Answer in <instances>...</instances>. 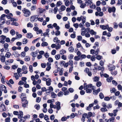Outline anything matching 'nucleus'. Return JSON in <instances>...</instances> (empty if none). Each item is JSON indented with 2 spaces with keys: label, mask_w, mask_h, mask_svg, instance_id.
Here are the masks:
<instances>
[{
  "label": "nucleus",
  "mask_w": 122,
  "mask_h": 122,
  "mask_svg": "<svg viewBox=\"0 0 122 122\" xmlns=\"http://www.w3.org/2000/svg\"><path fill=\"white\" fill-rule=\"evenodd\" d=\"M107 30L108 31L111 32L112 31L113 28L112 27H107Z\"/></svg>",
  "instance_id": "63"
},
{
  "label": "nucleus",
  "mask_w": 122,
  "mask_h": 122,
  "mask_svg": "<svg viewBox=\"0 0 122 122\" xmlns=\"http://www.w3.org/2000/svg\"><path fill=\"white\" fill-rule=\"evenodd\" d=\"M0 107H3L4 108V109L3 108V109H2V111H6V109L5 108V105L4 104H1L0 105Z\"/></svg>",
  "instance_id": "30"
},
{
  "label": "nucleus",
  "mask_w": 122,
  "mask_h": 122,
  "mask_svg": "<svg viewBox=\"0 0 122 122\" xmlns=\"http://www.w3.org/2000/svg\"><path fill=\"white\" fill-rule=\"evenodd\" d=\"M100 110L102 112H104L107 111V109L106 108H101L100 109Z\"/></svg>",
  "instance_id": "28"
},
{
  "label": "nucleus",
  "mask_w": 122,
  "mask_h": 122,
  "mask_svg": "<svg viewBox=\"0 0 122 122\" xmlns=\"http://www.w3.org/2000/svg\"><path fill=\"white\" fill-rule=\"evenodd\" d=\"M107 27H109V25H107L106 26L104 25H101L100 26V27L103 30H105L107 29Z\"/></svg>",
  "instance_id": "8"
},
{
  "label": "nucleus",
  "mask_w": 122,
  "mask_h": 122,
  "mask_svg": "<svg viewBox=\"0 0 122 122\" xmlns=\"http://www.w3.org/2000/svg\"><path fill=\"white\" fill-rule=\"evenodd\" d=\"M58 9L57 7H55L54 9V12L55 14H56L57 11Z\"/></svg>",
  "instance_id": "32"
},
{
  "label": "nucleus",
  "mask_w": 122,
  "mask_h": 122,
  "mask_svg": "<svg viewBox=\"0 0 122 122\" xmlns=\"http://www.w3.org/2000/svg\"><path fill=\"white\" fill-rule=\"evenodd\" d=\"M51 96L53 98H55L56 97V94L54 92H52L51 93Z\"/></svg>",
  "instance_id": "24"
},
{
  "label": "nucleus",
  "mask_w": 122,
  "mask_h": 122,
  "mask_svg": "<svg viewBox=\"0 0 122 122\" xmlns=\"http://www.w3.org/2000/svg\"><path fill=\"white\" fill-rule=\"evenodd\" d=\"M66 120V117H62L61 119V120L62 121H64Z\"/></svg>",
  "instance_id": "58"
},
{
  "label": "nucleus",
  "mask_w": 122,
  "mask_h": 122,
  "mask_svg": "<svg viewBox=\"0 0 122 122\" xmlns=\"http://www.w3.org/2000/svg\"><path fill=\"white\" fill-rule=\"evenodd\" d=\"M82 39V38L81 36H77V40L79 41H81Z\"/></svg>",
  "instance_id": "53"
},
{
  "label": "nucleus",
  "mask_w": 122,
  "mask_h": 122,
  "mask_svg": "<svg viewBox=\"0 0 122 122\" xmlns=\"http://www.w3.org/2000/svg\"><path fill=\"white\" fill-rule=\"evenodd\" d=\"M9 46V45L7 43H5L4 44V47L5 49V50H6L8 49Z\"/></svg>",
  "instance_id": "21"
},
{
  "label": "nucleus",
  "mask_w": 122,
  "mask_h": 122,
  "mask_svg": "<svg viewBox=\"0 0 122 122\" xmlns=\"http://www.w3.org/2000/svg\"><path fill=\"white\" fill-rule=\"evenodd\" d=\"M86 92L87 93H90L92 92V90L90 89H86Z\"/></svg>",
  "instance_id": "36"
},
{
  "label": "nucleus",
  "mask_w": 122,
  "mask_h": 122,
  "mask_svg": "<svg viewBox=\"0 0 122 122\" xmlns=\"http://www.w3.org/2000/svg\"><path fill=\"white\" fill-rule=\"evenodd\" d=\"M50 118L51 120H53L55 118V116L54 115H52L50 116Z\"/></svg>",
  "instance_id": "61"
},
{
  "label": "nucleus",
  "mask_w": 122,
  "mask_h": 122,
  "mask_svg": "<svg viewBox=\"0 0 122 122\" xmlns=\"http://www.w3.org/2000/svg\"><path fill=\"white\" fill-rule=\"evenodd\" d=\"M66 7L64 5H62L61 7V10L62 11H64L66 9Z\"/></svg>",
  "instance_id": "40"
},
{
  "label": "nucleus",
  "mask_w": 122,
  "mask_h": 122,
  "mask_svg": "<svg viewBox=\"0 0 122 122\" xmlns=\"http://www.w3.org/2000/svg\"><path fill=\"white\" fill-rule=\"evenodd\" d=\"M27 68L26 66L25 65H23V66L22 68V70L23 71H24V72L22 73V74H26L27 73V71L26 70H27Z\"/></svg>",
  "instance_id": "5"
},
{
  "label": "nucleus",
  "mask_w": 122,
  "mask_h": 122,
  "mask_svg": "<svg viewBox=\"0 0 122 122\" xmlns=\"http://www.w3.org/2000/svg\"><path fill=\"white\" fill-rule=\"evenodd\" d=\"M102 85V83L100 81H98L96 83V85L97 87H99Z\"/></svg>",
  "instance_id": "41"
},
{
  "label": "nucleus",
  "mask_w": 122,
  "mask_h": 122,
  "mask_svg": "<svg viewBox=\"0 0 122 122\" xmlns=\"http://www.w3.org/2000/svg\"><path fill=\"white\" fill-rule=\"evenodd\" d=\"M102 57V56L100 55H98L97 56L96 58L97 59L99 60H100L101 59Z\"/></svg>",
  "instance_id": "50"
},
{
  "label": "nucleus",
  "mask_w": 122,
  "mask_h": 122,
  "mask_svg": "<svg viewBox=\"0 0 122 122\" xmlns=\"http://www.w3.org/2000/svg\"><path fill=\"white\" fill-rule=\"evenodd\" d=\"M48 45L47 43L46 42H43L41 44V46H47Z\"/></svg>",
  "instance_id": "20"
},
{
  "label": "nucleus",
  "mask_w": 122,
  "mask_h": 122,
  "mask_svg": "<svg viewBox=\"0 0 122 122\" xmlns=\"http://www.w3.org/2000/svg\"><path fill=\"white\" fill-rule=\"evenodd\" d=\"M56 52V50H52L51 52V54L53 55H54L55 54Z\"/></svg>",
  "instance_id": "49"
},
{
  "label": "nucleus",
  "mask_w": 122,
  "mask_h": 122,
  "mask_svg": "<svg viewBox=\"0 0 122 122\" xmlns=\"http://www.w3.org/2000/svg\"><path fill=\"white\" fill-rule=\"evenodd\" d=\"M41 91L42 92H44L45 91L46 92V93H50V91H49L47 92V91H48V89H46V88L45 87H43L41 88Z\"/></svg>",
  "instance_id": "10"
},
{
  "label": "nucleus",
  "mask_w": 122,
  "mask_h": 122,
  "mask_svg": "<svg viewBox=\"0 0 122 122\" xmlns=\"http://www.w3.org/2000/svg\"><path fill=\"white\" fill-rule=\"evenodd\" d=\"M7 2V0H3L1 2V3L2 4L4 5H5L6 4Z\"/></svg>",
  "instance_id": "54"
},
{
  "label": "nucleus",
  "mask_w": 122,
  "mask_h": 122,
  "mask_svg": "<svg viewBox=\"0 0 122 122\" xmlns=\"http://www.w3.org/2000/svg\"><path fill=\"white\" fill-rule=\"evenodd\" d=\"M39 10V13L40 14L44 12L43 10L41 8H38Z\"/></svg>",
  "instance_id": "55"
},
{
  "label": "nucleus",
  "mask_w": 122,
  "mask_h": 122,
  "mask_svg": "<svg viewBox=\"0 0 122 122\" xmlns=\"http://www.w3.org/2000/svg\"><path fill=\"white\" fill-rule=\"evenodd\" d=\"M65 63V61H62L60 62V65L61 66H63L64 63Z\"/></svg>",
  "instance_id": "45"
},
{
  "label": "nucleus",
  "mask_w": 122,
  "mask_h": 122,
  "mask_svg": "<svg viewBox=\"0 0 122 122\" xmlns=\"http://www.w3.org/2000/svg\"><path fill=\"white\" fill-rule=\"evenodd\" d=\"M37 20H36V19L34 16H31L30 18V21L31 22H32L34 21H36Z\"/></svg>",
  "instance_id": "14"
},
{
  "label": "nucleus",
  "mask_w": 122,
  "mask_h": 122,
  "mask_svg": "<svg viewBox=\"0 0 122 122\" xmlns=\"http://www.w3.org/2000/svg\"><path fill=\"white\" fill-rule=\"evenodd\" d=\"M69 65L71 66H73V62L71 60H70L69 61Z\"/></svg>",
  "instance_id": "33"
},
{
  "label": "nucleus",
  "mask_w": 122,
  "mask_h": 122,
  "mask_svg": "<svg viewBox=\"0 0 122 122\" xmlns=\"http://www.w3.org/2000/svg\"><path fill=\"white\" fill-rule=\"evenodd\" d=\"M66 53V51L65 50H62L60 51V54L61 55L63 54L64 53Z\"/></svg>",
  "instance_id": "37"
},
{
  "label": "nucleus",
  "mask_w": 122,
  "mask_h": 122,
  "mask_svg": "<svg viewBox=\"0 0 122 122\" xmlns=\"http://www.w3.org/2000/svg\"><path fill=\"white\" fill-rule=\"evenodd\" d=\"M61 2L60 1H59L57 2L56 5L57 6V7H58L60 6L61 4H62V3L61 4Z\"/></svg>",
  "instance_id": "34"
},
{
  "label": "nucleus",
  "mask_w": 122,
  "mask_h": 122,
  "mask_svg": "<svg viewBox=\"0 0 122 122\" xmlns=\"http://www.w3.org/2000/svg\"><path fill=\"white\" fill-rule=\"evenodd\" d=\"M85 1V3L88 4V5H91L92 2V0H84Z\"/></svg>",
  "instance_id": "13"
},
{
  "label": "nucleus",
  "mask_w": 122,
  "mask_h": 122,
  "mask_svg": "<svg viewBox=\"0 0 122 122\" xmlns=\"http://www.w3.org/2000/svg\"><path fill=\"white\" fill-rule=\"evenodd\" d=\"M10 117H8L5 118V122H10Z\"/></svg>",
  "instance_id": "48"
},
{
  "label": "nucleus",
  "mask_w": 122,
  "mask_h": 122,
  "mask_svg": "<svg viewBox=\"0 0 122 122\" xmlns=\"http://www.w3.org/2000/svg\"><path fill=\"white\" fill-rule=\"evenodd\" d=\"M28 42L27 39L24 38L23 40L22 44H26Z\"/></svg>",
  "instance_id": "22"
},
{
  "label": "nucleus",
  "mask_w": 122,
  "mask_h": 122,
  "mask_svg": "<svg viewBox=\"0 0 122 122\" xmlns=\"http://www.w3.org/2000/svg\"><path fill=\"white\" fill-rule=\"evenodd\" d=\"M63 95V92L61 91H60L57 94V95L59 97H60L62 95Z\"/></svg>",
  "instance_id": "51"
},
{
  "label": "nucleus",
  "mask_w": 122,
  "mask_h": 122,
  "mask_svg": "<svg viewBox=\"0 0 122 122\" xmlns=\"http://www.w3.org/2000/svg\"><path fill=\"white\" fill-rule=\"evenodd\" d=\"M11 55V53L10 52H7L5 54V56L7 58H9L10 57Z\"/></svg>",
  "instance_id": "18"
},
{
  "label": "nucleus",
  "mask_w": 122,
  "mask_h": 122,
  "mask_svg": "<svg viewBox=\"0 0 122 122\" xmlns=\"http://www.w3.org/2000/svg\"><path fill=\"white\" fill-rule=\"evenodd\" d=\"M35 107L37 110H38L40 109V107L39 104H38L37 105L36 104L35 106Z\"/></svg>",
  "instance_id": "27"
},
{
  "label": "nucleus",
  "mask_w": 122,
  "mask_h": 122,
  "mask_svg": "<svg viewBox=\"0 0 122 122\" xmlns=\"http://www.w3.org/2000/svg\"><path fill=\"white\" fill-rule=\"evenodd\" d=\"M115 66L114 65H113L112 66L110 67L109 68V70L110 71H112L113 70H114L115 69Z\"/></svg>",
  "instance_id": "17"
},
{
  "label": "nucleus",
  "mask_w": 122,
  "mask_h": 122,
  "mask_svg": "<svg viewBox=\"0 0 122 122\" xmlns=\"http://www.w3.org/2000/svg\"><path fill=\"white\" fill-rule=\"evenodd\" d=\"M13 54L14 56L16 57H18L20 56V54L18 53V52L16 51H14L13 52Z\"/></svg>",
  "instance_id": "7"
},
{
  "label": "nucleus",
  "mask_w": 122,
  "mask_h": 122,
  "mask_svg": "<svg viewBox=\"0 0 122 122\" xmlns=\"http://www.w3.org/2000/svg\"><path fill=\"white\" fill-rule=\"evenodd\" d=\"M26 37L27 38H31L33 37V35L31 33H28L26 34Z\"/></svg>",
  "instance_id": "11"
},
{
  "label": "nucleus",
  "mask_w": 122,
  "mask_h": 122,
  "mask_svg": "<svg viewBox=\"0 0 122 122\" xmlns=\"http://www.w3.org/2000/svg\"><path fill=\"white\" fill-rule=\"evenodd\" d=\"M100 91V88H99L97 90H93V94L95 95H97L98 93Z\"/></svg>",
  "instance_id": "9"
},
{
  "label": "nucleus",
  "mask_w": 122,
  "mask_h": 122,
  "mask_svg": "<svg viewBox=\"0 0 122 122\" xmlns=\"http://www.w3.org/2000/svg\"><path fill=\"white\" fill-rule=\"evenodd\" d=\"M30 58L29 56H26L25 58V60L26 61H29L30 60Z\"/></svg>",
  "instance_id": "19"
},
{
  "label": "nucleus",
  "mask_w": 122,
  "mask_h": 122,
  "mask_svg": "<svg viewBox=\"0 0 122 122\" xmlns=\"http://www.w3.org/2000/svg\"><path fill=\"white\" fill-rule=\"evenodd\" d=\"M117 88L119 90H121L122 89V86L120 85H118L117 86Z\"/></svg>",
  "instance_id": "62"
},
{
  "label": "nucleus",
  "mask_w": 122,
  "mask_h": 122,
  "mask_svg": "<svg viewBox=\"0 0 122 122\" xmlns=\"http://www.w3.org/2000/svg\"><path fill=\"white\" fill-rule=\"evenodd\" d=\"M27 27H32L33 26V25L32 24H31L30 22L27 24Z\"/></svg>",
  "instance_id": "43"
},
{
  "label": "nucleus",
  "mask_w": 122,
  "mask_h": 122,
  "mask_svg": "<svg viewBox=\"0 0 122 122\" xmlns=\"http://www.w3.org/2000/svg\"><path fill=\"white\" fill-rule=\"evenodd\" d=\"M60 34V32L59 31H56L55 35L56 36H58Z\"/></svg>",
  "instance_id": "47"
},
{
  "label": "nucleus",
  "mask_w": 122,
  "mask_h": 122,
  "mask_svg": "<svg viewBox=\"0 0 122 122\" xmlns=\"http://www.w3.org/2000/svg\"><path fill=\"white\" fill-rule=\"evenodd\" d=\"M23 93H22L21 94L20 98L21 99V101L23 102L24 101V103H23L22 104V106L24 107H25L26 106V104L28 103L27 100H26V97L25 96V95H24Z\"/></svg>",
  "instance_id": "1"
},
{
  "label": "nucleus",
  "mask_w": 122,
  "mask_h": 122,
  "mask_svg": "<svg viewBox=\"0 0 122 122\" xmlns=\"http://www.w3.org/2000/svg\"><path fill=\"white\" fill-rule=\"evenodd\" d=\"M55 57L56 60H58L60 58V56L59 54H58L56 55L55 56Z\"/></svg>",
  "instance_id": "42"
},
{
  "label": "nucleus",
  "mask_w": 122,
  "mask_h": 122,
  "mask_svg": "<svg viewBox=\"0 0 122 122\" xmlns=\"http://www.w3.org/2000/svg\"><path fill=\"white\" fill-rule=\"evenodd\" d=\"M92 87H94V86H92V84H90L87 85V83H84V88L85 90Z\"/></svg>",
  "instance_id": "3"
},
{
  "label": "nucleus",
  "mask_w": 122,
  "mask_h": 122,
  "mask_svg": "<svg viewBox=\"0 0 122 122\" xmlns=\"http://www.w3.org/2000/svg\"><path fill=\"white\" fill-rule=\"evenodd\" d=\"M5 60V57L4 56H2L0 58V60L2 62H4Z\"/></svg>",
  "instance_id": "23"
},
{
  "label": "nucleus",
  "mask_w": 122,
  "mask_h": 122,
  "mask_svg": "<svg viewBox=\"0 0 122 122\" xmlns=\"http://www.w3.org/2000/svg\"><path fill=\"white\" fill-rule=\"evenodd\" d=\"M115 117H112L111 118H110L107 120V122H108L109 120L110 122L111 121H114L115 120Z\"/></svg>",
  "instance_id": "56"
},
{
  "label": "nucleus",
  "mask_w": 122,
  "mask_h": 122,
  "mask_svg": "<svg viewBox=\"0 0 122 122\" xmlns=\"http://www.w3.org/2000/svg\"><path fill=\"white\" fill-rule=\"evenodd\" d=\"M68 50L70 52H73L74 51V48L72 47V46L71 45L70 47L69 48Z\"/></svg>",
  "instance_id": "15"
},
{
  "label": "nucleus",
  "mask_w": 122,
  "mask_h": 122,
  "mask_svg": "<svg viewBox=\"0 0 122 122\" xmlns=\"http://www.w3.org/2000/svg\"><path fill=\"white\" fill-rule=\"evenodd\" d=\"M116 90L115 88L113 87L112 88V89H110V92L111 93H114L115 92Z\"/></svg>",
  "instance_id": "38"
},
{
  "label": "nucleus",
  "mask_w": 122,
  "mask_h": 122,
  "mask_svg": "<svg viewBox=\"0 0 122 122\" xmlns=\"http://www.w3.org/2000/svg\"><path fill=\"white\" fill-rule=\"evenodd\" d=\"M22 11L24 13V15L25 17H28L30 15V11L25 8H24L22 10Z\"/></svg>",
  "instance_id": "2"
},
{
  "label": "nucleus",
  "mask_w": 122,
  "mask_h": 122,
  "mask_svg": "<svg viewBox=\"0 0 122 122\" xmlns=\"http://www.w3.org/2000/svg\"><path fill=\"white\" fill-rule=\"evenodd\" d=\"M11 24L12 25H14L15 26H18L19 25V24L17 22H12Z\"/></svg>",
  "instance_id": "57"
},
{
  "label": "nucleus",
  "mask_w": 122,
  "mask_h": 122,
  "mask_svg": "<svg viewBox=\"0 0 122 122\" xmlns=\"http://www.w3.org/2000/svg\"><path fill=\"white\" fill-rule=\"evenodd\" d=\"M29 71L31 72H33V67L31 65L29 67Z\"/></svg>",
  "instance_id": "46"
},
{
  "label": "nucleus",
  "mask_w": 122,
  "mask_h": 122,
  "mask_svg": "<svg viewBox=\"0 0 122 122\" xmlns=\"http://www.w3.org/2000/svg\"><path fill=\"white\" fill-rule=\"evenodd\" d=\"M93 79L94 80V81L97 82L99 81V78L98 77L96 76L94 77Z\"/></svg>",
  "instance_id": "25"
},
{
  "label": "nucleus",
  "mask_w": 122,
  "mask_h": 122,
  "mask_svg": "<svg viewBox=\"0 0 122 122\" xmlns=\"http://www.w3.org/2000/svg\"><path fill=\"white\" fill-rule=\"evenodd\" d=\"M71 37L72 38H74L76 37V34H72L70 35Z\"/></svg>",
  "instance_id": "64"
},
{
  "label": "nucleus",
  "mask_w": 122,
  "mask_h": 122,
  "mask_svg": "<svg viewBox=\"0 0 122 122\" xmlns=\"http://www.w3.org/2000/svg\"><path fill=\"white\" fill-rule=\"evenodd\" d=\"M116 10L115 7L114 6L112 8L111 7H109L108 9V11L110 13H111L112 12L114 13L115 12Z\"/></svg>",
  "instance_id": "4"
},
{
  "label": "nucleus",
  "mask_w": 122,
  "mask_h": 122,
  "mask_svg": "<svg viewBox=\"0 0 122 122\" xmlns=\"http://www.w3.org/2000/svg\"><path fill=\"white\" fill-rule=\"evenodd\" d=\"M87 115V114L85 113H84L82 115V117L81 119V120L82 122H84L85 121L86 117Z\"/></svg>",
  "instance_id": "6"
},
{
  "label": "nucleus",
  "mask_w": 122,
  "mask_h": 122,
  "mask_svg": "<svg viewBox=\"0 0 122 122\" xmlns=\"http://www.w3.org/2000/svg\"><path fill=\"white\" fill-rule=\"evenodd\" d=\"M41 100V98H40L39 97H37L36 99V102H40Z\"/></svg>",
  "instance_id": "44"
},
{
  "label": "nucleus",
  "mask_w": 122,
  "mask_h": 122,
  "mask_svg": "<svg viewBox=\"0 0 122 122\" xmlns=\"http://www.w3.org/2000/svg\"><path fill=\"white\" fill-rule=\"evenodd\" d=\"M100 107L98 106V105H97L96 106H94L93 107V109L94 110L95 109H98L100 108Z\"/></svg>",
  "instance_id": "52"
},
{
  "label": "nucleus",
  "mask_w": 122,
  "mask_h": 122,
  "mask_svg": "<svg viewBox=\"0 0 122 122\" xmlns=\"http://www.w3.org/2000/svg\"><path fill=\"white\" fill-rule=\"evenodd\" d=\"M49 80L48 81H46V84L47 86H50L51 84V80L50 78H48Z\"/></svg>",
  "instance_id": "12"
},
{
  "label": "nucleus",
  "mask_w": 122,
  "mask_h": 122,
  "mask_svg": "<svg viewBox=\"0 0 122 122\" xmlns=\"http://www.w3.org/2000/svg\"><path fill=\"white\" fill-rule=\"evenodd\" d=\"M5 78V76H2L1 79V81L2 83L3 84H4L5 82L4 81V79Z\"/></svg>",
  "instance_id": "39"
},
{
  "label": "nucleus",
  "mask_w": 122,
  "mask_h": 122,
  "mask_svg": "<svg viewBox=\"0 0 122 122\" xmlns=\"http://www.w3.org/2000/svg\"><path fill=\"white\" fill-rule=\"evenodd\" d=\"M92 115V113L91 112H89L88 113V114H87V116L86 117V118L87 119L89 118L90 117H91Z\"/></svg>",
  "instance_id": "16"
},
{
  "label": "nucleus",
  "mask_w": 122,
  "mask_h": 122,
  "mask_svg": "<svg viewBox=\"0 0 122 122\" xmlns=\"http://www.w3.org/2000/svg\"><path fill=\"white\" fill-rule=\"evenodd\" d=\"M99 96L100 98L102 99L104 97V95L102 92H100V93Z\"/></svg>",
  "instance_id": "31"
},
{
  "label": "nucleus",
  "mask_w": 122,
  "mask_h": 122,
  "mask_svg": "<svg viewBox=\"0 0 122 122\" xmlns=\"http://www.w3.org/2000/svg\"><path fill=\"white\" fill-rule=\"evenodd\" d=\"M86 65L87 66L90 67L91 66L92 64L90 62H87L86 63Z\"/></svg>",
  "instance_id": "60"
},
{
  "label": "nucleus",
  "mask_w": 122,
  "mask_h": 122,
  "mask_svg": "<svg viewBox=\"0 0 122 122\" xmlns=\"http://www.w3.org/2000/svg\"><path fill=\"white\" fill-rule=\"evenodd\" d=\"M65 4L66 6H68L69 5V1L68 0H66L65 3Z\"/></svg>",
  "instance_id": "35"
},
{
  "label": "nucleus",
  "mask_w": 122,
  "mask_h": 122,
  "mask_svg": "<svg viewBox=\"0 0 122 122\" xmlns=\"http://www.w3.org/2000/svg\"><path fill=\"white\" fill-rule=\"evenodd\" d=\"M90 34L92 35H95L96 34V33L93 30H91L90 31Z\"/></svg>",
  "instance_id": "26"
},
{
  "label": "nucleus",
  "mask_w": 122,
  "mask_h": 122,
  "mask_svg": "<svg viewBox=\"0 0 122 122\" xmlns=\"http://www.w3.org/2000/svg\"><path fill=\"white\" fill-rule=\"evenodd\" d=\"M41 67L42 68H45L46 66V64L45 63H42L41 64Z\"/></svg>",
  "instance_id": "59"
},
{
  "label": "nucleus",
  "mask_w": 122,
  "mask_h": 122,
  "mask_svg": "<svg viewBox=\"0 0 122 122\" xmlns=\"http://www.w3.org/2000/svg\"><path fill=\"white\" fill-rule=\"evenodd\" d=\"M10 33L12 35H13L15 34V32L14 30L12 29L10 31Z\"/></svg>",
  "instance_id": "29"
}]
</instances>
